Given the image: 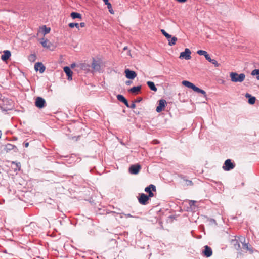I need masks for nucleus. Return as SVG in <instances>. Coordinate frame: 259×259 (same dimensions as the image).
<instances>
[{
	"label": "nucleus",
	"mask_w": 259,
	"mask_h": 259,
	"mask_svg": "<svg viewBox=\"0 0 259 259\" xmlns=\"http://www.w3.org/2000/svg\"><path fill=\"white\" fill-rule=\"evenodd\" d=\"M239 241L241 242L243 245V248L249 251L250 254L253 253V249L249 245L248 243L245 242V238L243 236H241L239 238Z\"/></svg>",
	"instance_id": "4"
},
{
	"label": "nucleus",
	"mask_w": 259,
	"mask_h": 259,
	"mask_svg": "<svg viewBox=\"0 0 259 259\" xmlns=\"http://www.w3.org/2000/svg\"><path fill=\"white\" fill-rule=\"evenodd\" d=\"M12 150H14L15 152H17L18 149L16 146L11 144H7L5 146L4 150L6 152H9Z\"/></svg>",
	"instance_id": "14"
},
{
	"label": "nucleus",
	"mask_w": 259,
	"mask_h": 259,
	"mask_svg": "<svg viewBox=\"0 0 259 259\" xmlns=\"http://www.w3.org/2000/svg\"><path fill=\"white\" fill-rule=\"evenodd\" d=\"M132 83L131 81H127L126 82V84L130 85Z\"/></svg>",
	"instance_id": "45"
},
{
	"label": "nucleus",
	"mask_w": 259,
	"mask_h": 259,
	"mask_svg": "<svg viewBox=\"0 0 259 259\" xmlns=\"http://www.w3.org/2000/svg\"><path fill=\"white\" fill-rule=\"evenodd\" d=\"M161 32L162 34L167 39L168 41V45L172 46L176 44L177 41V38L175 36L172 37L171 35L167 33L164 29H161Z\"/></svg>",
	"instance_id": "2"
},
{
	"label": "nucleus",
	"mask_w": 259,
	"mask_h": 259,
	"mask_svg": "<svg viewBox=\"0 0 259 259\" xmlns=\"http://www.w3.org/2000/svg\"><path fill=\"white\" fill-rule=\"evenodd\" d=\"M153 196H154V194H153V192H152H152H150V193H149L148 194V195H147V196H148V197H149V198L150 197H153Z\"/></svg>",
	"instance_id": "41"
},
{
	"label": "nucleus",
	"mask_w": 259,
	"mask_h": 259,
	"mask_svg": "<svg viewBox=\"0 0 259 259\" xmlns=\"http://www.w3.org/2000/svg\"><path fill=\"white\" fill-rule=\"evenodd\" d=\"M235 167V164L230 159L225 160L223 166V169L225 171H230Z\"/></svg>",
	"instance_id": "3"
},
{
	"label": "nucleus",
	"mask_w": 259,
	"mask_h": 259,
	"mask_svg": "<svg viewBox=\"0 0 259 259\" xmlns=\"http://www.w3.org/2000/svg\"><path fill=\"white\" fill-rule=\"evenodd\" d=\"M196 203V201H195V200H189V205L190 206V207H192L193 206L195 205V204Z\"/></svg>",
	"instance_id": "35"
},
{
	"label": "nucleus",
	"mask_w": 259,
	"mask_h": 259,
	"mask_svg": "<svg viewBox=\"0 0 259 259\" xmlns=\"http://www.w3.org/2000/svg\"><path fill=\"white\" fill-rule=\"evenodd\" d=\"M141 89V85L134 86L129 90V92H130L132 93L136 94L138 92H140Z\"/></svg>",
	"instance_id": "20"
},
{
	"label": "nucleus",
	"mask_w": 259,
	"mask_h": 259,
	"mask_svg": "<svg viewBox=\"0 0 259 259\" xmlns=\"http://www.w3.org/2000/svg\"><path fill=\"white\" fill-rule=\"evenodd\" d=\"M147 84L151 90L153 91L154 92H156L157 91V89L155 87V84L153 82L148 81H147Z\"/></svg>",
	"instance_id": "21"
},
{
	"label": "nucleus",
	"mask_w": 259,
	"mask_h": 259,
	"mask_svg": "<svg viewBox=\"0 0 259 259\" xmlns=\"http://www.w3.org/2000/svg\"><path fill=\"white\" fill-rule=\"evenodd\" d=\"M205 58L209 62H210L211 61V60L212 59L208 53L206 55V56H205Z\"/></svg>",
	"instance_id": "37"
},
{
	"label": "nucleus",
	"mask_w": 259,
	"mask_h": 259,
	"mask_svg": "<svg viewBox=\"0 0 259 259\" xmlns=\"http://www.w3.org/2000/svg\"><path fill=\"white\" fill-rule=\"evenodd\" d=\"M64 71L66 73L68 77V80H71L72 79V71L68 66H65L64 67Z\"/></svg>",
	"instance_id": "15"
},
{
	"label": "nucleus",
	"mask_w": 259,
	"mask_h": 259,
	"mask_svg": "<svg viewBox=\"0 0 259 259\" xmlns=\"http://www.w3.org/2000/svg\"><path fill=\"white\" fill-rule=\"evenodd\" d=\"M123 103L126 105V107H129L130 104H128V102L126 99V101Z\"/></svg>",
	"instance_id": "42"
},
{
	"label": "nucleus",
	"mask_w": 259,
	"mask_h": 259,
	"mask_svg": "<svg viewBox=\"0 0 259 259\" xmlns=\"http://www.w3.org/2000/svg\"><path fill=\"white\" fill-rule=\"evenodd\" d=\"M107 6V8L109 10V12L112 14H113L114 13V10H113L112 8V5L110 3H108L107 4H106Z\"/></svg>",
	"instance_id": "28"
},
{
	"label": "nucleus",
	"mask_w": 259,
	"mask_h": 259,
	"mask_svg": "<svg viewBox=\"0 0 259 259\" xmlns=\"http://www.w3.org/2000/svg\"><path fill=\"white\" fill-rule=\"evenodd\" d=\"M194 91L197 92V93H201L202 95H204L205 96H206V92L205 91H204L203 90H202V89L199 88L197 87H196L195 90Z\"/></svg>",
	"instance_id": "24"
},
{
	"label": "nucleus",
	"mask_w": 259,
	"mask_h": 259,
	"mask_svg": "<svg viewBox=\"0 0 259 259\" xmlns=\"http://www.w3.org/2000/svg\"><path fill=\"white\" fill-rule=\"evenodd\" d=\"M92 68L94 71H99L101 69V65L99 61L94 59L92 63Z\"/></svg>",
	"instance_id": "13"
},
{
	"label": "nucleus",
	"mask_w": 259,
	"mask_h": 259,
	"mask_svg": "<svg viewBox=\"0 0 259 259\" xmlns=\"http://www.w3.org/2000/svg\"><path fill=\"white\" fill-rule=\"evenodd\" d=\"M142 100V98L138 97L136 99V100L134 102L139 103V102H140Z\"/></svg>",
	"instance_id": "39"
},
{
	"label": "nucleus",
	"mask_w": 259,
	"mask_h": 259,
	"mask_svg": "<svg viewBox=\"0 0 259 259\" xmlns=\"http://www.w3.org/2000/svg\"><path fill=\"white\" fill-rule=\"evenodd\" d=\"M182 84L188 88L192 89L194 91H195V88L196 87V86L194 85L193 83L187 80L183 81Z\"/></svg>",
	"instance_id": "16"
},
{
	"label": "nucleus",
	"mask_w": 259,
	"mask_h": 259,
	"mask_svg": "<svg viewBox=\"0 0 259 259\" xmlns=\"http://www.w3.org/2000/svg\"><path fill=\"white\" fill-rule=\"evenodd\" d=\"M123 214L126 217V218H138V217L133 216L130 213H123Z\"/></svg>",
	"instance_id": "36"
},
{
	"label": "nucleus",
	"mask_w": 259,
	"mask_h": 259,
	"mask_svg": "<svg viewBox=\"0 0 259 259\" xmlns=\"http://www.w3.org/2000/svg\"><path fill=\"white\" fill-rule=\"evenodd\" d=\"M202 253L205 256L209 257L212 255V251L210 247L207 245H205Z\"/></svg>",
	"instance_id": "12"
},
{
	"label": "nucleus",
	"mask_w": 259,
	"mask_h": 259,
	"mask_svg": "<svg viewBox=\"0 0 259 259\" xmlns=\"http://www.w3.org/2000/svg\"><path fill=\"white\" fill-rule=\"evenodd\" d=\"M197 53L199 55H203L205 57L207 54V52L205 51L200 50L197 51Z\"/></svg>",
	"instance_id": "32"
},
{
	"label": "nucleus",
	"mask_w": 259,
	"mask_h": 259,
	"mask_svg": "<svg viewBox=\"0 0 259 259\" xmlns=\"http://www.w3.org/2000/svg\"><path fill=\"white\" fill-rule=\"evenodd\" d=\"M166 105V102L164 99H161L159 101V104L156 107V111L160 113L164 109V108L165 107V105Z\"/></svg>",
	"instance_id": "9"
},
{
	"label": "nucleus",
	"mask_w": 259,
	"mask_h": 259,
	"mask_svg": "<svg viewBox=\"0 0 259 259\" xmlns=\"http://www.w3.org/2000/svg\"><path fill=\"white\" fill-rule=\"evenodd\" d=\"M13 164H16L17 167L19 168V169H20V163L19 162V163H16L15 162H12Z\"/></svg>",
	"instance_id": "40"
},
{
	"label": "nucleus",
	"mask_w": 259,
	"mask_h": 259,
	"mask_svg": "<svg viewBox=\"0 0 259 259\" xmlns=\"http://www.w3.org/2000/svg\"><path fill=\"white\" fill-rule=\"evenodd\" d=\"M231 80L234 82H242L245 78V75L244 73L238 74L236 72H231L230 73Z\"/></svg>",
	"instance_id": "1"
},
{
	"label": "nucleus",
	"mask_w": 259,
	"mask_h": 259,
	"mask_svg": "<svg viewBox=\"0 0 259 259\" xmlns=\"http://www.w3.org/2000/svg\"><path fill=\"white\" fill-rule=\"evenodd\" d=\"M252 75H256V79L259 80V69H254L251 72Z\"/></svg>",
	"instance_id": "26"
},
{
	"label": "nucleus",
	"mask_w": 259,
	"mask_h": 259,
	"mask_svg": "<svg viewBox=\"0 0 259 259\" xmlns=\"http://www.w3.org/2000/svg\"><path fill=\"white\" fill-rule=\"evenodd\" d=\"M28 146H29V143L28 142L24 143V146L25 147H28Z\"/></svg>",
	"instance_id": "44"
},
{
	"label": "nucleus",
	"mask_w": 259,
	"mask_h": 259,
	"mask_svg": "<svg viewBox=\"0 0 259 259\" xmlns=\"http://www.w3.org/2000/svg\"><path fill=\"white\" fill-rule=\"evenodd\" d=\"M103 2L105 3V4L106 5V4H107L108 3H109V1L108 0H103Z\"/></svg>",
	"instance_id": "46"
},
{
	"label": "nucleus",
	"mask_w": 259,
	"mask_h": 259,
	"mask_svg": "<svg viewBox=\"0 0 259 259\" xmlns=\"http://www.w3.org/2000/svg\"><path fill=\"white\" fill-rule=\"evenodd\" d=\"M156 187L153 184H150L145 188V191L148 194L150 193V192L156 191Z\"/></svg>",
	"instance_id": "18"
},
{
	"label": "nucleus",
	"mask_w": 259,
	"mask_h": 259,
	"mask_svg": "<svg viewBox=\"0 0 259 259\" xmlns=\"http://www.w3.org/2000/svg\"><path fill=\"white\" fill-rule=\"evenodd\" d=\"M182 179L184 181H185L186 182V184L187 185V186H191V185H193V182H192L191 180H187L186 179V177H183L182 178Z\"/></svg>",
	"instance_id": "25"
},
{
	"label": "nucleus",
	"mask_w": 259,
	"mask_h": 259,
	"mask_svg": "<svg viewBox=\"0 0 259 259\" xmlns=\"http://www.w3.org/2000/svg\"><path fill=\"white\" fill-rule=\"evenodd\" d=\"M141 168V166L139 164L132 165L130 167L129 171L131 174L136 175Z\"/></svg>",
	"instance_id": "8"
},
{
	"label": "nucleus",
	"mask_w": 259,
	"mask_h": 259,
	"mask_svg": "<svg viewBox=\"0 0 259 259\" xmlns=\"http://www.w3.org/2000/svg\"><path fill=\"white\" fill-rule=\"evenodd\" d=\"M138 199L141 204L146 205L147 203V201L149 200V197L144 193H141L139 194V197Z\"/></svg>",
	"instance_id": "7"
},
{
	"label": "nucleus",
	"mask_w": 259,
	"mask_h": 259,
	"mask_svg": "<svg viewBox=\"0 0 259 259\" xmlns=\"http://www.w3.org/2000/svg\"><path fill=\"white\" fill-rule=\"evenodd\" d=\"M44 34H48L50 32V27H47L46 26H44Z\"/></svg>",
	"instance_id": "34"
},
{
	"label": "nucleus",
	"mask_w": 259,
	"mask_h": 259,
	"mask_svg": "<svg viewBox=\"0 0 259 259\" xmlns=\"http://www.w3.org/2000/svg\"><path fill=\"white\" fill-rule=\"evenodd\" d=\"M34 69L36 71H39L40 73H42L46 68L42 63L37 62L35 64Z\"/></svg>",
	"instance_id": "11"
},
{
	"label": "nucleus",
	"mask_w": 259,
	"mask_h": 259,
	"mask_svg": "<svg viewBox=\"0 0 259 259\" xmlns=\"http://www.w3.org/2000/svg\"><path fill=\"white\" fill-rule=\"evenodd\" d=\"M36 59V56L35 54H31L28 57V59L31 62H34Z\"/></svg>",
	"instance_id": "30"
},
{
	"label": "nucleus",
	"mask_w": 259,
	"mask_h": 259,
	"mask_svg": "<svg viewBox=\"0 0 259 259\" xmlns=\"http://www.w3.org/2000/svg\"><path fill=\"white\" fill-rule=\"evenodd\" d=\"M80 26L81 27H84L85 26V23L84 22H81L80 23Z\"/></svg>",
	"instance_id": "43"
},
{
	"label": "nucleus",
	"mask_w": 259,
	"mask_h": 259,
	"mask_svg": "<svg viewBox=\"0 0 259 259\" xmlns=\"http://www.w3.org/2000/svg\"><path fill=\"white\" fill-rule=\"evenodd\" d=\"M245 97L246 98H248V103L250 104H254L255 100H256L255 97L252 96L251 95H250L248 93L246 94Z\"/></svg>",
	"instance_id": "19"
},
{
	"label": "nucleus",
	"mask_w": 259,
	"mask_h": 259,
	"mask_svg": "<svg viewBox=\"0 0 259 259\" xmlns=\"http://www.w3.org/2000/svg\"><path fill=\"white\" fill-rule=\"evenodd\" d=\"M68 26L69 27H70L71 28H74V27H76L78 29H79V25L78 23H70L68 24Z\"/></svg>",
	"instance_id": "29"
},
{
	"label": "nucleus",
	"mask_w": 259,
	"mask_h": 259,
	"mask_svg": "<svg viewBox=\"0 0 259 259\" xmlns=\"http://www.w3.org/2000/svg\"><path fill=\"white\" fill-rule=\"evenodd\" d=\"M11 56V52L9 50L4 51V54L1 56V59L4 61H7Z\"/></svg>",
	"instance_id": "17"
},
{
	"label": "nucleus",
	"mask_w": 259,
	"mask_h": 259,
	"mask_svg": "<svg viewBox=\"0 0 259 259\" xmlns=\"http://www.w3.org/2000/svg\"><path fill=\"white\" fill-rule=\"evenodd\" d=\"M135 103V102H133V103L129 105L128 108H130L131 109H134L136 107V105Z\"/></svg>",
	"instance_id": "38"
},
{
	"label": "nucleus",
	"mask_w": 259,
	"mask_h": 259,
	"mask_svg": "<svg viewBox=\"0 0 259 259\" xmlns=\"http://www.w3.org/2000/svg\"><path fill=\"white\" fill-rule=\"evenodd\" d=\"M71 18L73 19L78 18L81 19V15L77 12H73L70 14Z\"/></svg>",
	"instance_id": "22"
},
{
	"label": "nucleus",
	"mask_w": 259,
	"mask_h": 259,
	"mask_svg": "<svg viewBox=\"0 0 259 259\" xmlns=\"http://www.w3.org/2000/svg\"><path fill=\"white\" fill-rule=\"evenodd\" d=\"M35 105L38 108H42L46 105V101L42 97H38L35 99Z\"/></svg>",
	"instance_id": "6"
},
{
	"label": "nucleus",
	"mask_w": 259,
	"mask_h": 259,
	"mask_svg": "<svg viewBox=\"0 0 259 259\" xmlns=\"http://www.w3.org/2000/svg\"><path fill=\"white\" fill-rule=\"evenodd\" d=\"M125 76L127 78L134 79L137 76L136 73L134 71L126 69L125 70Z\"/></svg>",
	"instance_id": "10"
},
{
	"label": "nucleus",
	"mask_w": 259,
	"mask_h": 259,
	"mask_svg": "<svg viewBox=\"0 0 259 259\" xmlns=\"http://www.w3.org/2000/svg\"><path fill=\"white\" fill-rule=\"evenodd\" d=\"M210 221H211V222L214 223H216L215 221V220H214V219H211V220H210Z\"/></svg>",
	"instance_id": "47"
},
{
	"label": "nucleus",
	"mask_w": 259,
	"mask_h": 259,
	"mask_svg": "<svg viewBox=\"0 0 259 259\" xmlns=\"http://www.w3.org/2000/svg\"><path fill=\"white\" fill-rule=\"evenodd\" d=\"M191 51L188 48H186L184 52H182L180 53L179 58L180 59L184 58L185 59L188 60L191 59Z\"/></svg>",
	"instance_id": "5"
},
{
	"label": "nucleus",
	"mask_w": 259,
	"mask_h": 259,
	"mask_svg": "<svg viewBox=\"0 0 259 259\" xmlns=\"http://www.w3.org/2000/svg\"><path fill=\"white\" fill-rule=\"evenodd\" d=\"M127 49V46H125L123 48V50H126Z\"/></svg>",
	"instance_id": "48"
},
{
	"label": "nucleus",
	"mask_w": 259,
	"mask_h": 259,
	"mask_svg": "<svg viewBox=\"0 0 259 259\" xmlns=\"http://www.w3.org/2000/svg\"><path fill=\"white\" fill-rule=\"evenodd\" d=\"M40 43L41 44L42 46L45 48H49V46L47 45V43H48L47 39L45 40L44 38H42Z\"/></svg>",
	"instance_id": "31"
},
{
	"label": "nucleus",
	"mask_w": 259,
	"mask_h": 259,
	"mask_svg": "<svg viewBox=\"0 0 259 259\" xmlns=\"http://www.w3.org/2000/svg\"><path fill=\"white\" fill-rule=\"evenodd\" d=\"M117 98L120 102L122 103L126 101V98L122 95H118Z\"/></svg>",
	"instance_id": "27"
},
{
	"label": "nucleus",
	"mask_w": 259,
	"mask_h": 259,
	"mask_svg": "<svg viewBox=\"0 0 259 259\" xmlns=\"http://www.w3.org/2000/svg\"><path fill=\"white\" fill-rule=\"evenodd\" d=\"M211 63L212 64L214 65L215 67H218L219 66V64L218 63L217 61L214 59H211L209 62Z\"/></svg>",
	"instance_id": "33"
},
{
	"label": "nucleus",
	"mask_w": 259,
	"mask_h": 259,
	"mask_svg": "<svg viewBox=\"0 0 259 259\" xmlns=\"http://www.w3.org/2000/svg\"><path fill=\"white\" fill-rule=\"evenodd\" d=\"M232 244L234 246L235 248L237 250H239L240 248V245L238 243V241L236 239L232 240Z\"/></svg>",
	"instance_id": "23"
}]
</instances>
